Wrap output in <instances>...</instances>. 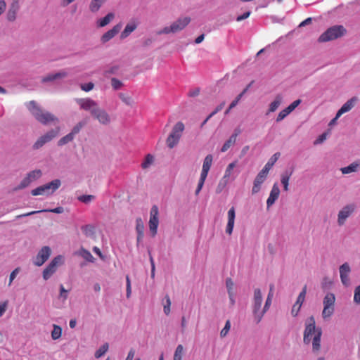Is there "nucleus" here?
<instances>
[{
  "mask_svg": "<svg viewBox=\"0 0 360 360\" xmlns=\"http://www.w3.org/2000/svg\"><path fill=\"white\" fill-rule=\"evenodd\" d=\"M335 296L332 292H328L323 300V309L322 317L324 320L329 319L335 311Z\"/></svg>",
  "mask_w": 360,
  "mask_h": 360,
  "instance_id": "nucleus-8",
  "label": "nucleus"
},
{
  "mask_svg": "<svg viewBox=\"0 0 360 360\" xmlns=\"http://www.w3.org/2000/svg\"><path fill=\"white\" fill-rule=\"evenodd\" d=\"M184 353V347L182 345H179L176 350L174 352V359L173 360H182V356Z\"/></svg>",
  "mask_w": 360,
  "mask_h": 360,
  "instance_id": "nucleus-37",
  "label": "nucleus"
},
{
  "mask_svg": "<svg viewBox=\"0 0 360 360\" xmlns=\"http://www.w3.org/2000/svg\"><path fill=\"white\" fill-rule=\"evenodd\" d=\"M355 205L349 204L345 206L338 213V223L340 226L345 224L346 219L354 212Z\"/></svg>",
  "mask_w": 360,
  "mask_h": 360,
  "instance_id": "nucleus-15",
  "label": "nucleus"
},
{
  "mask_svg": "<svg viewBox=\"0 0 360 360\" xmlns=\"http://www.w3.org/2000/svg\"><path fill=\"white\" fill-rule=\"evenodd\" d=\"M250 15V11H247L245 13H244L243 15H240L239 16L237 17L236 18V20L237 21H242L246 18H248Z\"/></svg>",
  "mask_w": 360,
  "mask_h": 360,
  "instance_id": "nucleus-59",
  "label": "nucleus"
},
{
  "mask_svg": "<svg viewBox=\"0 0 360 360\" xmlns=\"http://www.w3.org/2000/svg\"><path fill=\"white\" fill-rule=\"evenodd\" d=\"M60 128L56 127L53 129L49 131L44 135L40 136L33 145V148L35 150L39 149L45 143L50 142L53 139L56 137L59 133Z\"/></svg>",
  "mask_w": 360,
  "mask_h": 360,
  "instance_id": "nucleus-12",
  "label": "nucleus"
},
{
  "mask_svg": "<svg viewBox=\"0 0 360 360\" xmlns=\"http://www.w3.org/2000/svg\"><path fill=\"white\" fill-rule=\"evenodd\" d=\"M115 15L112 13H109L104 18H101L98 20V26L100 27H104L109 24L110 21L114 18Z\"/></svg>",
  "mask_w": 360,
  "mask_h": 360,
  "instance_id": "nucleus-31",
  "label": "nucleus"
},
{
  "mask_svg": "<svg viewBox=\"0 0 360 360\" xmlns=\"http://www.w3.org/2000/svg\"><path fill=\"white\" fill-rule=\"evenodd\" d=\"M165 304H164V312L166 315L170 313L171 300L169 295L165 296Z\"/></svg>",
  "mask_w": 360,
  "mask_h": 360,
  "instance_id": "nucleus-46",
  "label": "nucleus"
},
{
  "mask_svg": "<svg viewBox=\"0 0 360 360\" xmlns=\"http://www.w3.org/2000/svg\"><path fill=\"white\" fill-rule=\"evenodd\" d=\"M83 123L82 122H79L78 123L74 128L72 130V131L70 132L71 134H72V135L75 136V135L77 133L79 132L80 129L82 128L83 127Z\"/></svg>",
  "mask_w": 360,
  "mask_h": 360,
  "instance_id": "nucleus-57",
  "label": "nucleus"
},
{
  "mask_svg": "<svg viewBox=\"0 0 360 360\" xmlns=\"http://www.w3.org/2000/svg\"><path fill=\"white\" fill-rule=\"evenodd\" d=\"M68 73L65 71H61L55 74H50L46 77H44L41 79V82L46 83L49 82H52L53 80L61 79L67 77Z\"/></svg>",
  "mask_w": 360,
  "mask_h": 360,
  "instance_id": "nucleus-25",
  "label": "nucleus"
},
{
  "mask_svg": "<svg viewBox=\"0 0 360 360\" xmlns=\"http://www.w3.org/2000/svg\"><path fill=\"white\" fill-rule=\"evenodd\" d=\"M301 306L295 303L292 307L291 314L293 316H296L300 310Z\"/></svg>",
  "mask_w": 360,
  "mask_h": 360,
  "instance_id": "nucleus-56",
  "label": "nucleus"
},
{
  "mask_svg": "<svg viewBox=\"0 0 360 360\" xmlns=\"http://www.w3.org/2000/svg\"><path fill=\"white\" fill-rule=\"evenodd\" d=\"M111 85L114 89L117 90L122 87V83L119 79L116 78H112L111 79Z\"/></svg>",
  "mask_w": 360,
  "mask_h": 360,
  "instance_id": "nucleus-49",
  "label": "nucleus"
},
{
  "mask_svg": "<svg viewBox=\"0 0 360 360\" xmlns=\"http://www.w3.org/2000/svg\"><path fill=\"white\" fill-rule=\"evenodd\" d=\"M73 139H74V136L72 135V134L69 133L68 134L63 136L58 141V145L59 146H62L65 145V144L68 143L69 142L72 141Z\"/></svg>",
  "mask_w": 360,
  "mask_h": 360,
  "instance_id": "nucleus-36",
  "label": "nucleus"
},
{
  "mask_svg": "<svg viewBox=\"0 0 360 360\" xmlns=\"http://www.w3.org/2000/svg\"><path fill=\"white\" fill-rule=\"evenodd\" d=\"M105 0H92L91 1V12L97 11Z\"/></svg>",
  "mask_w": 360,
  "mask_h": 360,
  "instance_id": "nucleus-42",
  "label": "nucleus"
},
{
  "mask_svg": "<svg viewBox=\"0 0 360 360\" xmlns=\"http://www.w3.org/2000/svg\"><path fill=\"white\" fill-rule=\"evenodd\" d=\"M108 349V344L105 343L103 344L96 352H95V357L96 358H100L102 356Z\"/></svg>",
  "mask_w": 360,
  "mask_h": 360,
  "instance_id": "nucleus-41",
  "label": "nucleus"
},
{
  "mask_svg": "<svg viewBox=\"0 0 360 360\" xmlns=\"http://www.w3.org/2000/svg\"><path fill=\"white\" fill-rule=\"evenodd\" d=\"M63 262V257L58 255L54 257L49 264L43 271V278L48 280L57 270L58 267Z\"/></svg>",
  "mask_w": 360,
  "mask_h": 360,
  "instance_id": "nucleus-11",
  "label": "nucleus"
},
{
  "mask_svg": "<svg viewBox=\"0 0 360 360\" xmlns=\"http://www.w3.org/2000/svg\"><path fill=\"white\" fill-rule=\"evenodd\" d=\"M60 297H62L63 300H66L68 297V290H66L63 285H60Z\"/></svg>",
  "mask_w": 360,
  "mask_h": 360,
  "instance_id": "nucleus-58",
  "label": "nucleus"
},
{
  "mask_svg": "<svg viewBox=\"0 0 360 360\" xmlns=\"http://www.w3.org/2000/svg\"><path fill=\"white\" fill-rule=\"evenodd\" d=\"M304 326L305 328L303 335L304 343L309 345L311 342L313 352H319L321 349V328L316 327V321L313 316L306 320Z\"/></svg>",
  "mask_w": 360,
  "mask_h": 360,
  "instance_id": "nucleus-1",
  "label": "nucleus"
},
{
  "mask_svg": "<svg viewBox=\"0 0 360 360\" xmlns=\"http://www.w3.org/2000/svg\"><path fill=\"white\" fill-rule=\"evenodd\" d=\"M62 334V328L57 326L53 325V329L51 332V338L53 340H58L60 338Z\"/></svg>",
  "mask_w": 360,
  "mask_h": 360,
  "instance_id": "nucleus-35",
  "label": "nucleus"
},
{
  "mask_svg": "<svg viewBox=\"0 0 360 360\" xmlns=\"http://www.w3.org/2000/svg\"><path fill=\"white\" fill-rule=\"evenodd\" d=\"M290 112L288 111L286 108L281 110L277 117H276V122H281L283 120L287 115H288Z\"/></svg>",
  "mask_w": 360,
  "mask_h": 360,
  "instance_id": "nucleus-48",
  "label": "nucleus"
},
{
  "mask_svg": "<svg viewBox=\"0 0 360 360\" xmlns=\"http://www.w3.org/2000/svg\"><path fill=\"white\" fill-rule=\"evenodd\" d=\"M226 288H227V290H228V292H229L230 297H232V292H231V290H232V288H233V283L232 282L231 278H228L226 280ZM231 300L233 303V300L232 297H231Z\"/></svg>",
  "mask_w": 360,
  "mask_h": 360,
  "instance_id": "nucleus-50",
  "label": "nucleus"
},
{
  "mask_svg": "<svg viewBox=\"0 0 360 360\" xmlns=\"http://www.w3.org/2000/svg\"><path fill=\"white\" fill-rule=\"evenodd\" d=\"M61 185L59 179H55L52 181L40 186L31 191L32 195H51Z\"/></svg>",
  "mask_w": 360,
  "mask_h": 360,
  "instance_id": "nucleus-5",
  "label": "nucleus"
},
{
  "mask_svg": "<svg viewBox=\"0 0 360 360\" xmlns=\"http://www.w3.org/2000/svg\"><path fill=\"white\" fill-rule=\"evenodd\" d=\"M136 231L137 232V242L139 243L144 235V224L141 218H137L136 220Z\"/></svg>",
  "mask_w": 360,
  "mask_h": 360,
  "instance_id": "nucleus-27",
  "label": "nucleus"
},
{
  "mask_svg": "<svg viewBox=\"0 0 360 360\" xmlns=\"http://www.w3.org/2000/svg\"><path fill=\"white\" fill-rule=\"evenodd\" d=\"M236 163H237V162L235 161V162H233L230 163L227 166V167H226V169L225 170L224 175L223 176L224 179H226L229 180V178L230 177V176H231V174L232 173L233 169L236 166Z\"/></svg>",
  "mask_w": 360,
  "mask_h": 360,
  "instance_id": "nucleus-38",
  "label": "nucleus"
},
{
  "mask_svg": "<svg viewBox=\"0 0 360 360\" xmlns=\"http://www.w3.org/2000/svg\"><path fill=\"white\" fill-rule=\"evenodd\" d=\"M7 307V302H4L3 304H0V317L3 316L4 312L6 310Z\"/></svg>",
  "mask_w": 360,
  "mask_h": 360,
  "instance_id": "nucleus-63",
  "label": "nucleus"
},
{
  "mask_svg": "<svg viewBox=\"0 0 360 360\" xmlns=\"http://www.w3.org/2000/svg\"><path fill=\"white\" fill-rule=\"evenodd\" d=\"M93 250L95 254H96L102 260L105 259V256L102 254L101 250L98 248L94 247Z\"/></svg>",
  "mask_w": 360,
  "mask_h": 360,
  "instance_id": "nucleus-62",
  "label": "nucleus"
},
{
  "mask_svg": "<svg viewBox=\"0 0 360 360\" xmlns=\"http://www.w3.org/2000/svg\"><path fill=\"white\" fill-rule=\"evenodd\" d=\"M154 162V157L151 154H148L145 157L143 162L141 164L143 169L148 168Z\"/></svg>",
  "mask_w": 360,
  "mask_h": 360,
  "instance_id": "nucleus-34",
  "label": "nucleus"
},
{
  "mask_svg": "<svg viewBox=\"0 0 360 360\" xmlns=\"http://www.w3.org/2000/svg\"><path fill=\"white\" fill-rule=\"evenodd\" d=\"M292 172H285L281 174V184L283 186V190L285 191H288L289 180L292 175Z\"/></svg>",
  "mask_w": 360,
  "mask_h": 360,
  "instance_id": "nucleus-30",
  "label": "nucleus"
},
{
  "mask_svg": "<svg viewBox=\"0 0 360 360\" xmlns=\"http://www.w3.org/2000/svg\"><path fill=\"white\" fill-rule=\"evenodd\" d=\"M300 100H296L293 101L290 105H289L287 108H285L288 112H291L293 111L300 103Z\"/></svg>",
  "mask_w": 360,
  "mask_h": 360,
  "instance_id": "nucleus-52",
  "label": "nucleus"
},
{
  "mask_svg": "<svg viewBox=\"0 0 360 360\" xmlns=\"http://www.w3.org/2000/svg\"><path fill=\"white\" fill-rule=\"evenodd\" d=\"M122 28L121 24L115 25L111 30H108L102 36L103 42H107L118 34Z\"/></svg>",
  "mask_w": 360,
  "mask_h": 360,
  "instance_id": "nucleus-23",
  "label": "nucleus"
},
{
  "mask_svg": "<svg viewBox=\"0 0 360 360\" xmlns=\"http://www.w3.org/2000/svg\"><path fill=\"white\" fill-rule=\"evenodd\" d=\"M228 181V179L222 178L219 181V184L217 185L216 192L217 193H220L223 191V189L226 186Z\"/></svg>",
  "mask_w": 360,
  "mask_h": 360,
  "instance_id": "nucleus-44",
  "label": "nucleus"
},
{
  "mask_svg": "<svg viewBox=\"0 0 360 360\" xmlns=\"http://www.w3.org/2000/svg\"><path fill=\"white\" fill-rule=\"evenodd\" d=\"M280 157V153H276L274 154L271 158L269 160L267 163L265 165L262 170L265 171L266 172L269 173V170L271 169V167L274 165V164L276 162L278 159Z\"/></svg>",
  "mask_w": 360,
  "mask_h": 360,
  "instance_id": "nucleus-29",
  "label": "nucleus"
},
{
  "mask_svg": "<svg viewBox=\"0 0 360 360\" xmlns=\"http://www.w3.org/2000/svg\"><path fill=\"white\" fill-rule=\"evenodd\" d=\"M230 328H231V322L229 320H227L224 328L220 332V336L221 338L225 337L228 334Z\"/></svg>",
  "mask_w": 360,
  "mask_h": 360,
  "instance_id": "nucleus-45",
  "label": "nucleus"
},
{
  "mask_svg": "<svg viewBox=\"0 0 360 360\" xmlns=\"http://www.w3.org/2000/svg\"><path fill=\"white\" fill-rule=\"evenodd\" d=\"M346 32V29L342 25H334L321 34L318 41L323 43L335 40L345 35Z\"/></svg>",
  "mask_w": 360,
  "mask_h": 360,
  "instance_id": "nucleus-3",
  "label": "nucleus"
},
{
  "mask_svg": "<svg viewBox=\"0 0 360 360\" xmlns=\"http://www.w3.org/2000/svg\"><path fill=\"white\" fill-rule=\"evenodd\" d=\"M79 255L84 257L86 261H90V253L88 251L82 249L79 252Z\"/></svg>",
  "mask_w": 360,
  "mask_h": 360,
  "instance_id": "nucleus-54",
  "label": "nucleus"
},
{
  "mask_svg": "<svg viewBox=\"0 0 360 360\" xmlns=\"http://www.w3.org/2000/svg\"><path fill=\"white\" fill-rule=\"evenodd\" d=\"M20 271V268L18 267V268H15L10 274V278H9V283H8V285H11L13 281L15 279V278L16 277L17 274L19 273Z\"/></svg>",
  "mask_w": 360,
  "mask_h": 360,
  "instance_id": "nucleus-53",
  "label": "nucleus"
},
{
  "mask_svg": "<svg viewBox=\"0 0 360 360\" xmlns=\"http://www.w3.org/2000/svg\"><path fill=\"white\" fill-rule=\"evenodd\" d=\"M358 167H359V164L356 163V162H354V163H352L351 165H349L347 167L341 168L340 170H341L342 174H349V173L356 172V169L358 168Z\"/></svg>",
  "mask_w": 360,
  "mask_h": 360,
  "instance_id": "nucleus-33",
  "label": "nucleus"
},
{
  "mask_svg": "<svg viewBox=\"0 0 360 360\" xmlns=\"http://www.w3.org/2000/svg\"><path fill=\"white\" fill-rule=\"evenodd\" d=\"M77 103L79 104L81 108L88 110L90 109V100L89 99H78Z\"/></svg>",
  "mask_w": 360,
  "mask_h": 360,
  "instance_id": "nucleus-43",
  "label": "nucleus"
},
{
  "mask_svg": "<svg viewBox=\"0 0 360 360\" xmlns=\"http://www.w3.org/2000/svg\"><path fill=\"white\" fill-rule=\"evenodd\" d=\"M354 301L355 303L360 304V285L355 288Z\"/></svg>",
  "mask_w": 360,
  "mask_h": 360,
  "instance_id": "nucleus-51",
  "label": "nucleus"
},
{
  "mask_svg": "<svg viewBox=\"0 0 360 360\" xmlns=\"http://www.w3.org/2000/svg\"><path fill=\"white\" fill-rule=\"evenodd\" d=\"M91 117L96 120L100 124L108 125L111 122L110 115L103 108L97 106V105L91 101Z\"/></svg>",
  "mask_w": 360,
  "mask_h": 360,
  "instance_id": "nucleus-9",
  "label": "nucleus"
},
{
  "mask_svg": "<svg viewBox=\"0 0 360 360\" xmlns=\"http://www.w3.org/2000/svg\"><path fill=\"white\" fill-rule=\"evenodd\" d=\"M279 194L280 189L278 186V184L276 183L274 184L270 192L269 196L266 200L267 207H271L275 202V201L278 198Z\"/></svg>",
  "mask_w": 360,
  "mask_h": 360,
  "instance_id": "nucleus-21",
  "label": "nucleus"
},
{
  "mask_svg": "<svg viewBox=\"0 0 360 360\" xmlns=\"http://www.w3.org/2000/svg\"><path fill=\"white\" fill-rule=\"evenodd\" d=\"M126 291H127V297L129 298L131 294V281L129 276H126Z\"/></svg>",
  "mask_w": 360,
  "mask_h": 360,
  "instance_id": "nucleus-47",
  "label": "nucleus"
},
{
  "mask_svg": "<svg viewBox=\"0 0 360 360\" xmlns=\"http://www.w3.org/2000/svg\"><path fill=\"white\" fill-rule=\"evenodd\" d=\"M225 105V103L223 102L221 103V104H219L217 108L216 109L212 112L210 113V116H214L215 114H217L218 112H219L220 110H221L223 109V108L224 107Z\"/></svg>",
  "mask_w": 360,
  "mask_h": 360,
  "instance_id": "nucleus-61",
  "label": "nucleus"
},
{
  "mask_svg": "<svg viewBox=\"0 0 360 360\" xmlns=\"http://www.w3.org/2000/svg\"><path fill=\"white\" fill-rule=\"evenodd\" d=\"M282 101V97L280 95L276 96L275 100L269 105V112H273L277 110Z\"/></svg>",
  "mask_w": 360,
  "mask_h": 360,
  "instance_id": "nucleus-32",
  "label": "nucleus"
},
{
  "mask_svg": "<svg viewBox=\"0 0 360 360\" xmlns=\"http://www.w3.org/2000/svg\"><path fill=\"white\" fill-rule=\"evenodd\" d=\"M135 354V351L133 349H131L128 353V355L126 358V360H133Z\"/></svg>",
  "mask_w": 360,
  "mask_h": 360,
  "instance_id": "nucleus-64",
  "label": "nucleus"
},
{
  "mask_svg": "<svg viewBox=\"0 0 360 360\" xmlns=\"http://www.w3.org/2000/svg\"><path fill=\"white\" fill-rule=\"evenodd\" d=\"M41 174L42 173L40 169H35L29 172L27 176L22 180L20 185L18 186V189H22L27 187L31 182L39 179Z\"/></svg>",
  "mask_w": 360,
  "mask_h": 360,
  "instance_id": "nucleus-14",
  "label": "nucleus"
},
{
  "mask_svg": "<svg viewBox=\"0 0 360 360\" xmlns=\"http://www.w3.org/2000/svg\"><path fill=\"white\" fill-rule=\"evenodd\" d=\"M119 97L123 103L127 105H131L133 104V99L131 96L127 94L120 93Z\"/></svg>",
  "mask_w": 360,
  "mask_h": 360,
  "instance_id": "nucleus-40",
  "label": "nucleus"
},
{
  "mask_svg": "<svg viewBox=\"0 0 360 360\" xmlns=\"http://www.w3.org/2000/svg\"><path fill=\"white\" fill-rule=\"evenodd\" d=\"M27 108L35 119L43 124H48L51 122L58 121L55 115L40 108L34 101L29 102Z\"/></svg>",
  "mask_w": 360,
  "mask_h": 360,
  "instance_id": "nucleus-2",
  "label": "nucleus"
},
{
  "mask_svg": "<svg viewBox=\"0 0 360 360\" xmlns=\"http://www.w3.org/2000/svg\"><path fill=\"white\" fill-rule=\"evenodd\" d=\"M191 22V18L188 17H184L183 18H179L175 22H174L170 26L165 27L162 30H159L158 32V34H169V33H176L182 30L185 28Z\"/></svg>",
  "mask_w": 360,
  "mask_h": 360,
  "instance_id": "nucleus-7",
  "label": "nucleus"
},
{
  "mask_svg": "<svg viewBox=\"0 0 360 360\" xmlns=\"http://www.w3.org/2000/svg\"><path fill=\"white\" fill-rule=\"evenodd\" d=\"M185 127L182 122H178L172 128L166 143L169 148H173L179 141Z\"/></svg>",
  "mask_w": 360,
  "mask_h": 360,
  "instance_id": "nucleus-4",
  "label": "nucleus"
},
{
  "mask_svg": "<svg viewBox=\"0 0 360 360\" xmlns=\"http://www.w3.org/2000/svg\"><path fill=\"white\" fill-rule=\"evenodd\" d=\"M19 0H13L6 14V18L8 21L13 22L15 20L16 14L19 10Z\"/></svg>",
  "mask_w": 360,
  "mask_h": 360,
  "instance_id": "nucleus-19",
  "label": "nucleus"
},
{
  "mask_svg": "<svg viewBox=\"0 0 360 360\" xmlns=\"http://www.w3.org/2000/svg\"><path fill=\"white\" fill-rule=\"evenodd\" d=\"M51 253V248L48 246H44L36 256L34 264L37 266L43 265L49 258Z\"/></svg>",
  "mask_w": 360,
  "mask_h": 360,
  "instance_id": "nucleus-16",
  "label": "nucleus"
},
{
  "mask_svg": "<svg viewBox=\"0 0 360 360\" xmlns=\"http://www.w3.org/2000/svg\"><path fill=\"white\" fill-rule=\"evenodd\" d=\"M306 294H307V285H304L302 288V290L299 294L295 304H299L302 307V304L305 300Z\"/></svg>",
  "mask_w": 360,
  "mask_h": 360,
  "instance_id": "nucleus-39",
  "label": "nucleus"
},
{
  "mask_svg": "<svg viewBox=\"0 0 360 360\" xmlns=\"http://www.w3.org/2000/svg\"><path fill=\"white\" fill-rule=\"evenodd\" d=\"M262 296L260 289L256 288L254 290L252 313L256 323H259L264 316V311L261 310Z\"/></svg>",
  "mask_w": 360,
  "mask_h": 360,
  "instance_id": "nucleus-6",
  "label": "nucleus"
},
{
  "mask_svg": "<svg viewBox=\"0 0 360 360\" xmlns=\"http://www.w3.org/2000/svg\"><path fill=\"white\" fill-rule=\"evenodd\" d=\"M326 138H327V134L323 133L314 141V144L316 145V144H320V143H323L326 139Z\"/></svg>",
  "mask_w": 360,
  "mask_h": 360,
  "instance_id": "nucleus-55",
  "label": "nucleus"
},
{
  "mask_svg": "<svg viewBox=\"0 0 360 360\" xmlns=\"http://www.w3.org/2000/svg\"><path fill=\"white\" fill-rule=\"evenodd\" d=\"M351 271L350 266L348 263L345 262L340 266V276L342 284L348 286L350 283L349 273Z\"/></svg>",
  "mask_w": 360,
  "mask_h": 360,
  "instance_id": "nucleus-18",
  "label": "nucleus"
},
{
  "mask_svg": "<svg viewBox=\"0 0 360 360\" xmlns=\"http://www.w3.org/2000/svg\"><path fill=\"white\" fill-rule=\"evenodd\" d=\"M158 207L153 205L150 212L149 229L153 237L157 234L158 227L159 224L158 219Z\"/></svg>",
  "mask_w": 360,
  "mask_h": 360,
  "instance_id": "nucleus-13",
  "label": "nucleus"
},
{
  "mask_svg": "<svg viewBox=\"0 0 360 360\" xmlns=\"http://www.w3.org/2000/svg\"><path fill=\"white\" fill-rule=\"evenodd\" d=\"M356 101V97H352V98L348 100L338 111V117H340L342 114L349 112L350 110H352Z\"/></svg>",
  "mask_w": 360,
  "mask_h": 360,
  "instance_id": "nucleus-22",
  "label": "nucleus"
},
{
  "mask_svg": "<svg viewBox=\"0 0 360 360\" xmlns=\"http://www.w3.org/2000/svg\"><path fill=\"white\" fill-rule=\"evenodd\" d=\"M137 26L138 23L135 20H131L129 22H128L125 26L124 30L120 34V38H127L131 32H133L137 28Z\"/></svg>",
  "mask_w": 360,
  "mask_h": 360,
  "instance_id": "nucleus-24",
  "label": "nucleus"
},
{
  "mask_svg": "<svg viewBox=\"0 0 360 360\" xmlns=\"http://www.w3.org/2000/svg\"><path fill=\"white\" fill-rule=\"evenodd\" d=\"M212 160L213 157L210 154L207 155L204 160L200 177L198 181V187L195 190V195H198L205 184V179L212 166Z\"/></svg>",
  "mask_w": 360,
  "mask_h": 360,
  "instance_id": "nucleus-10",
  "label": "nucleus"
},
{
  "mask_svg": "<svg viewBox=\"0 0 360 360\" xmlns=\"http://www.w3.org/2000/svg\"><path fill=\"white\" fill-rule=\"evenodd\" d=\"M53 212V213L60 214V213H62L63 212V208L62 207H58L56 208L51 209V210H41V211H32V212H27V213H25V214H22L18 215L17 217V218H20V217H23L30 216V215H32V214H34L36 213H39V212Z\"/></svg>",
  "mask_w": 360,
  "mask_h": 360,
  "instance_id": "nucleus-28",
  "label": "nucleus"
},
{
  "mask_svg": "<svg viewBox=\"0 0 360 360\" xmlns=\"http://www.w3.org/2000/svg\"><path fill=\"white\" fill-rule=\"evenodd\" d=\"M271 300H270L269 298H266V302H265V304H264V307L263 308V309L262 310V311H264V314L266 312V311L269 309L271 304Z\"/></svg>",
  "mask_w": 360,
  "mask_h": 360,
  "instance_id": "nucleus-60",
  "label": "nucleus"
},
{
  "mask_svg": "<svg viewBox=\"0 0 360 360\" xmlns=\"http://www.w3.org/2000/svg\"><path fill=\"white\" fill-rule=\"evenodd\" d=\"M268 173L264 170H261L255 179L253 186L252 189V194L257 193L260 189L262 184L264 182L266 179Z\"/></svg>",
  "mask_w": 360,
  "mask_h": 360,
  "instance_id": "nucleus-17",
  "label": "nucleus"
},
{
  "mask_svg": "<svg viewBox=\"0 0 360 360\" xmlns=\"http://www.w3.org/2000/svg\"><path fill=\"white\" fill-rule=\"evenodd\" d=\"M228 222L226 228V233L229 235H231L234 226L236 212L235 208L232 207L228 211Z\"/></svg>",
  "mask_w": 360,
  "mask_h": 360,
  "instance_id": "nucleus-20",
  "label": "nucleus"
},
{
  "mask_svg": "<svg viewBox=\"0 0 360 360\" xmlns=\"http://www.w3.org/2000/svg\"><path fill=\"white\" fill-rule=\"evenodd\" d=\"M240 132V130L235 131V133L233 134L223 145L222 148H221V152H226L231 146L236 143L237 136Z\"/></svg>",
  "mask_w": 360,
  "mask_h": 360,
  "instance_id": "nucleus-26",
  "label": "nucleus"
}]
</instances>
